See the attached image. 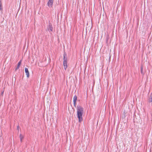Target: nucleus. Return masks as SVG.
<instances>
[{"instance_id": "nucleus-1", "label": "nucleus", "mask_w": 152, "mask_h": 152, "mask_svg": "<svg viewBox=\"0 0 152 152\" xmlns=\"http://www.w3.org/2000/svg\"><path fill=\"white\" fill-rule=\"evenodd\" d=\"M77 115L79 122H80L83 121L82 115L83 113V108L80 106H77Z\"/></svg>"}, {"instance_id": "nucleus-2", "label": "nucleus", "mask_w": 152, "mask_h": 152, "mask_svg": "<svg viewBox=\"0 0 152 152\" xmlns=\"http://www.w3.org/2000/svg\"><path fill=\"white\" fill-rule=\"evenodd\" d=\"M66 54L65 53H64L63 54V65L64 66V69L66 70L67 67V58L66 57Z\"/></svg>"}, {"instance_id": "nucleus-3", "label": "nucleus", "mask_w": 152, "mask_h": 152, "mask_svg": "<svg viewBox=\"0 0 152 152\" xmlns=\"http://www.w3.org/2000/svg\"><path fill=\"white\" fill-rule=\"evenodd\" d=\"M47 30L49 32L52 31H53V27L52 25L50 22L49 23L47 27Z\"/></svg>"}, {"instance_id": "nucleus-4", "label": "nucleus", "mask_w": 152, "mask_h": 152, "mask_svg": "<svg viewBox=\"0 0 152 152\" xmlns=\"http://www.w3.org/2000/svg\"><path fill=\"white\" fill-rule=\"evenodd\" d=\"M53 0H49L47 3V5L49 7H51L53 5Z\"/></svg>"}, {"instance_id": "nucleus-5", "label": "nucleus", "mask_w": 152, "mask_h": 152, "mask_svg": "<svg viewBox=\"0 0 152 152\" xmlns=\"http://www.w3.org/2000/svg\"><path fill=\"white\" fill-rule=\"evenodd\" d=\"M77 97L76 95L75 96L73 97V103L74 104V106L75 107H76V101L77 100Z\"/></svg>"}, {"instance_id": "nucleus-6", "label": "nucleus", "mask_w": 152, "mask_h": 152, "mask_svg": "<svg viewBox=\"0 0 152 152\" xmlns=\"http://www.w3.org/2000/svg\"><path fill=\"white\" fill-rule=\"evenodd\" d=\"M25 73L27 77H28L29 76V72L28 71V69L27 68H25Z\"/></svg>"}, {"instance_id": "nucleus-7", "label": "nucleus", "mask_w": 152, "mask_h": 152, "mask_svg": "<svg viewBox=\"0 0 152 152\" xmlns=\"http://www.w3.org/2000/svg\"><path fill=\"white\" fill-rule=\"evenodd\" d=\"M20 142H22V140L24 138V136L21 134H20Z\"/></svg>"}, {"instance_id": "nucleus-8", "label": "nucleus", "mask_w": 152, "mask_h": 152, "mask_svg": "<svg viewBox=\"0 0 152 152\" xmlns=\"http://www.w3.org/2000/svg\"><path fill=\"white\" fill-rule=\"evenodd\" d=\"M21 62V60H20L18 63L17 66H20Z\"/></svg>"}, {"instance_id": "nucleus-9", "label": "nucleus", "mask_w": 152, "mask_h": 152, "mask_svg": "<svg viewBox=\"0 0 152 152\" xmlns=\"http://www.w3.org/2000/svg\"><path fill=\"white\" fill-rule=\"evenodd\" d=\"M2 9V7L1 6V1H0V10H1Z\"/></svg>"}, {"instance_id": "nucleus-10", "label": "nucleus", "mask_w": 152, "mask_h": 152, "mask_svg": "<svg viewBox=\"0 0 152 152\" xmlns=\"http://www.w3.org/2000/svg\"><path fill=\"white\" fill-rule=\"evenodd\" d=\"M142 66H141V70H140V71H141V73H142V74H143V72H142Z\"/></svg>"}, {"instance_id": "nucleus-11", "label": "nucleus", "mask_w": 152, "mask_h": 152, "mask_svg": "<svg viewBox=\"0 0 152 152\" xmlns=\"http://www.w3.org/2000/svg\"><path fill=\"white\" fill-rule=\"evenodd\" d=\"M19 67H20L19 66H17V67L15 68V70L16 71L17 69H19Z\"/></svg>"}, {"instance_id": "nucleus-12", "label": "nucleus", "mask_w": 152, "mask_h": 152, "mask_svg": "<svg viewBox=\"0 0 152 152\" xmlns=\"http://www.w3.org/2000/svg\"><path fill=\"white\" fill-rule=\"evenodd\" d=\"M19 67H20L19 66H17V67L15 68V70L16 71L17 69H19Z\"/></svg>"}, {"instance_id": "nucleus-13", "label": "nucleus", "mask_w": 152, "mask_h": 152, "mask_svg": "<svg viewBox=\"0 0 152 152\" xmlns=\"http://www.w3.org/2000/svg\"><path fill=\"white\" fill-rule=\"evenodd\" d=\"M17 129H18V130H19V126H18Z\"/></svg>"}]
</instances>
